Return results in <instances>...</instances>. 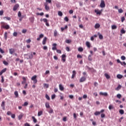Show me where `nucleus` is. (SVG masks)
Segmentation results:
<instances>
[{
  "label": "nucleus",
  "instance_id": "3c124183",
  "mask_svg": "<svg viewBox=\"0 0 126 126\" xmlns=\"http://www.w3.org/2000/svg\"><path fill=\"white\" fill-rule=\"evenodd\" d=\"M3 63L5 65H7V64H8V63L5 61H3Z\"/></svg>",
  "mask_w": 126,
  "mask_h": 126
},
{
  "label": "nucleus",
  "instance_id": "052dcab7",
  "mask_svg": "<svg viewBox=\"0 0 126 126\" xmlns=\"http://www.w3.org/2000/svg\"><path fill=\"white\" fill-rule=\"evenodd\" d=\"M0 15L1 16V15H3V11L2 10L0 11Z\"/></svg>",
  "mask_w": 126,
  "mask_h": 126
},
{
  "label": "nucleus",
  "instance_id": "6e6552de",
  "mask_svg": "<svg viewBox=\"0 0 126 126\" xmlns=\"http://www.w3.org/2000/svg\"><path fill=\"white\" fill-rule=\"evenodd\" d=\"M15 52V50L13 48L9 49V53L10 55H13Z\"/></svg>",
  "mask_w": 126,
  "mask_h": 126
},
{
  "label": "nucleus",
  "instance_id": "7ed1b4c3",
  "mask_svg": "<svg viewBox=\"0 0 126 126\" xmlns=\"http://www.w3.org/2000/svg\"><path fill=\"white\" fill-rule=\"evenodd\" d=\"M40 21H43V22L45 23V25H46L47 27H49L50 26V24H49V22H48V19L46 18L41 19Z\"/></svg>",
  "mask_w": 126,
  "mask_h": 126
},
{
  "label": "nucleus",
  "instance_id": "c85d7f7f",
  "mask_svg": "<svg viewBox=\"0 0 126 126\" xmlns=\"http://www.w3.org/2000/svg\"><path fill=\"white\" fill-rule=\"evenodd\" d=\"M43 115V111H40L38 112L37 116L38 117H40V116H42Z\"/></svg>",
  "mask_w": 126,
  "mask_h": 126
},
{
  "label": "nucleus",
  "instance_id": "1a4fd4ad",
  "mask_svg": "<svg viewBox=\"0 0 126 126\" xmlns=\"http://www.w3.org/2000/svg\"><path fill=\"white\" fill-rule=\"evenodd\" d=\"M75 75H76V72L75 71V70H73L71 78L73 79V78H74V77H75Z\"/></svg>",
  "mask_w": 126,
  "mask_h": 126
},
{
  "label": "nucleus",
  "instance_id": "39448f33",
  "mask_svg": "<svg viewBox=\"0 0 126 126\" xmlns=\"http://www.w3.org/2000/svg\"><path fill=\"white\" fill-rule=\"evenodd\" d=\"M105 1H104V0H101V2L99 5L100 7L103 8V7H105Z\"/></svg>",
  "mask_w": 126,
  "mask_h": 126
},
{
  "label": "nucleus",
  "instance_id": "c03bdc74",
  "mask_svg": "<svg viewBox=\"0 0 126 126\" xmlns=\"http://www.w3.org/2000/svg\"><path fill=\"white\" fill-rule=\"evenodd\" d=\"M58 15L59 16H63V12L62 11H59L58 12Z\"/></svg>",
  "mask_w": 126,
  "mask_h": 126
},
{
  "label": "nucleus",
  "instance_id": "ea45409f",
  "mask_svg": "<svg viewBox=\"0 0 126 126\" xmlns=\"http://www.w3.org/2000/svg\"><path fill=\"white\" fill-rule=\"evenodd\" d=\"M109 110H112V109H114V106L112 105H110L108 107Z\"/></svg>",
  "mask_w": 126,
  "mask_h": 126
},
{
  "label": "nucleus",
  "instance_id": "5701e85b",
  "mask_svg": "<svg viewBox=\"0 0 126 126\" xmlns=\"http://www.w3.org/2000/svg\"><path fill=\"white\" fill-rule=\"evenodd\" d=\"M54 37H57V36H58V32L57 31V30H55L54 31Z\"/></svg>",
  "mask_w": 126,
  "mask_h": 126
},
{
  "label": "nucleus",
  "instance_id": "4468645a",
  "mask_svg": "<svg viewBox=\"0 0 126 126\" xmlns=\"http://www.w3.org/2000/svg\"><path fill=\"white\" fill-rule=\"evenodd\" d=\"M46 42H47V37H45L42 41V44L46 45Z\"/></svg>",
  "mask_w": 126,
  "mask_h": 126
},
{
  "label": "nucleus",
  "instance_id": "412c9836",
  "mask_svg": "<svg viewBox=\"0 0 126 126\" xmlns=\"http://www.w3.org/2000/svg\"><path fill=\"white\" fill-rule=\"evenodd\" d=\"M111 29H112V30H115L117 29V25H113L111 26Z\"/></svg>",
  "mask_w": 126,
  "mask_h": 126
},
{
  "label": "nucleus",
  "instance_id": "603ef678",
  "mask_svg": "<svg viewBox=\"0 0 126 126\" xmlns=\"http://www.w3.org/2000/svg\"><path fill=\"white\" fill-rule=\"evenodd\" d=\"M55 98H56V94H53L51 96V99H52V100H54V99H55Z\"/></svg>",
  "mask_w": 126,
  "mask_h": 126
},
{
  "label": "nucleus",
  "instance_id": "393cba45",
  "mask_svg": "<svg viewBox=\"0 0 126 126\" xmlns=\"http://www.w3.org/2000/svg\"><path fill=\"white\" fill-rule=\"evenodd\" d=\"M32 120H33V123H34V124H36V123H37V119H36V118H35V117L32 116Z\"/></svg>",
  "mask_w": 126,
  "mask_h": 126
},
{
  "label": "nucleus",
  "instance_id": "f03ea898",
  "mask_svg": "<svg viewBox=\"0 0 126 126\" xmlns=\"http://www.w3.org/2000/svg\"><path fill=\"white\" fill-rule=\"evenodd\" d=\"M33 55L35 56L36 53L35 52H31L30 53L26 54V56L29 57V58H27V60H32V59H33Z\"/></svg>",
  "mask_w": 126,
  "mask_h": 126
},
{
  "label": "nucleus",
  "instance_id": "4d7b16f0",
  "mask_svg": "<svg viewBox=\"0 0 126 126\" xmlns=\"http://www.w3.org/2000/svg\"><path fill=\"white\" fill-rule=\"evenodd\" d=\"M121 59L122 61H125V60H126V57L125 56H121Z\"/></svg>",
  "mask_w": 126,
  "mask_h": 126
},
{
  "label": "nucleus",
  "instance_id": "6ab92c4d",
  "mask_svg": "<svg viewBox=\"0 0 126 126\" xmlns=\"http://www.w3.org/2000/svg\"><path fill=\"white\" fill-rule=\"evenodd\" d=\"M23 116H24V114H23V113H21L20 114V115H19L18 116V119L21 120V119H22V118H23Z\"/></svg>",
  "mask_w": 126,
  "mask_h": 126
},
{
  "label": "nucleus",
  "instance_id": "864d4df0",
  "mask_svg": "<svg viewBox=\"0 0 126 126\" xmlns=\"http://www.w3.org/2000/svg\"><path fill=\"white\" fill-rule=\"evenodd\" d=\"M117 62L118 63H121V65H123V62H121L119 59H118Z\"/></svg>",
  "mask_w": 126,
  "mask_h": 126
},
{
  "label": "nucleus",
  "instance_id": "de8ad7c7",
  "mask_svg": "<svg viewBox=\"0 0 126 126\" xmlns=\"http://www.w3.org/2000/svg\"><path fill=\"white\" fill-rule=\"evenodd\" d=\"M1 83H3V82H4V79L3 78V76H1Z\"/></svg>",
  "mask_w": 126,
  "mask_h": 126
},
{
  "label": "nucleus",
  "instance_id": "aec40b11",
  "mask_svg": "<svg viewBox=\"0 0 126 126\" xmlns=\"http://www.w3.org/2000/svg\"><path fill=\"white\" fill-rule=\"evenodd\" d=\"M104 76H105L106 79H110V75H109V74H108V73H105L104 74Z\"/></svg>",
  "mask_w": 126,
  "mask_h": 126
},
{
  "label": "nucleus",
  "instance_id": "20e7f679",
  "mask_svg": "<svg viewBox=\"0 0 126 126\" xmlns=\"http://www.w3.org/2000/svg\"><path fill=\"white\" fill-rule=\"evenodd\" d=\"M37 76L36 75H34L33 76H32L31 78L32 80V81H33V83L34 84H36V83H37Z\"/></svg>",
  "mask_w": 126,
  "mask_h": 126
},
{
  "label": "nucleus",
  "instance_id": "a19ab883",
  "mask_svg": "<svg viewBox=\"0 0 126 126\" xmlns=\"http://www.w3.org/2000/svg\"><path fill=\"white\" fill-rule=\"evenodd\" d=\"M27 32V30L26 29H23L22 31V33H23V34H25V33H26Z\"/></svg>",
  "mask_w": 126,
  "mask_h": 126
},
{
  "label": "nucleus",
  "instance_id": "8fccbe9b",
  "mask_svg": "<svg viewBox=\"0 0 126 126\" xmlns=\"http://www.w3.org/2000/svg\"><path fill=\"white\" fill-rule=\"evenodd\" d=\"M117 97L118 98V99H121V98H122V94H118L117 95Z\"/></svg>",
  "mask_w": 126,
  "mask_h": 126
},
{
  "label": "nucleus",
  "instance_id": "b1692460",
  "mask_svg": "<svg viewBox=\"0 0 126 126\" xmlns=\"http://www.w3.org/2000/svg\"><path fill=\"white\" fill-rule=\"evenodd\" d=\"M65 55L63 54L62 55V61L63 62V63H64V62H65Z\"/></svg>",
  "mask_w": 126,
  "mask_h": 126
},
{
  "label": "nucleus",
  "instance_id": "e433bc0d",
  "mask_svg": "<svg viewBox=\"0 0 126 126\" xmlns=\"http://www.w3.org/2000/svg\"><path fill=\"white\" fill-rule=\"evenodd\" d=\"M100 112L99 111H96L94 113V116H99L100 115Z\"/></svg>",
  "mask_w": 126,
  "mask_h": 126
},
{
  "label": "nucleus",
  "instance_id": "2f4dec72",
  "mask_svg": "<svg viewBox=\"0 0 126 126\" xmlns=\"http://www.w3.org/2000/svg\"><path fill=\"white\" fill-rule=\"evenodd\" d=\"M14 95H15L16 98H18V97H19V95H18V92L15 91V92H14Z\"/></svg>",
  "mask_w": 126,
  "mask_h": 126
},
{
  "label": "nucleus",
  "instance_id": "9b49d317",
  "mask_svg": "<svg viewBox=\"0 0 126 126\" xmlns=\"http://www.w3.org/2000/svg\"><path fill=\"white\" fill-rule=\"evenodd\" d=\"M99 95L101 96H108V93H103V92H100L99 93Z\"/></svg>",
  "mask_w": 126,
  "mask_h": 126
},
{
  "label": "nucleus",
  "instance_id": "423d86ee",
  "mask_svg": "<svg viewBox=\"0 0 126 126\" xmlns=\"http://www.w3.org/2000/svg\"><path fill=\"white\" fill-rule=\"evenodd\" d=\"M103 10H99V9H95L94 12L97 14V15H101V13H102V11Z\"/></svg>",
  "mask_w": 126,
  "mask_h": 126
},
{
  "label": "nucleus",
  "instance_id": "f8f14e48",
  "mask_svg": "<svg viewBox=\"0 0 126 126\" xmlns=\"http://www.w3.org/2000/svg\"><path fill=\"white\" fill-rule=\"evenodd\" d=\"M5 102L3 101L2 102V103L1 104V107L2 108V110H5Z\"/></svg>",
  "mask_w": 126,
  "mask_h": 126
},
{
  "label": "nucleus",
  "instance_id": "c756f323",
  "mask_svg": "<svg viewBox=\"0 0 126 126\" xmlns=\"http://www.w3.org/2000/svg\"><path fill=\"white\" fill-rule=\"evenodd\" d=\"M98 38H99V39H100V40H102V39H103V35H102V34H100V33L99 32H98Z\"/></svg>",
  "mask_w": 126,
  "mask_h": 126
},
{
  "label": "nucleus",
  "instance_id": "bb28decb",
  "mask_svg": "<svg viewBox=\"0 0 126 126\" xmlns=\"http://www.w3.org/2000/svg\"><path fill=\"white\" fill-rule=\"evenodd\" d=\"M45 107L47 109H49V108H50V103H49V102H46Z\"/></svg>",
  "mask_w": 126,
  "mask_h": 126
},
{
  "label": "nucleus",
  "instance_id": "e2e57ef3",
  "mask_svg": "<svg viewBox=\"0 0 126 126\" xmlns=\"http://www.w3.org/2000/svg\"><path fill=\"white\" fill-rule=\"evenodd\" d=\"M44 87H46V88H49V84H44Z\"/></svg>",
  "mask_w": 126,
  "mask_h": 126
},
{
  "label": "nucleus",
  "instance_id": "f704fd0d",
  "mask_svg": "<svg viewBox=\"0 0 126 126\" xmlns=\"http://www.w3.org/2000/svg\"><path fill=\"white\" fill-rule=\"evenodd\" d=\"M61 31L63 32V31H64V29H67V26L66 25L65 26L64 28H61Z\"/></svg>",
  "mask_w": 126,
  "mask_h": 126
},
{
  "label": "nucleus",
  "instance_id": "a18cd8bd",
  "mask_svg": "<svg viewBox=\"0 0 126 126\" xmlns=\"http://www.w3.org/2000/svg\"><path fill=\"white\" fill-rule=\"evenodd\" d=\"M118 12L119 13H123L124 12V10H123L122 9H118Z\"/></svg>",
  "mask_w": 126,
  "mask_h": 126
},
{
  "label": "nucleus",
  "instance_id": "69168bd1",
  "mask_svg": "<svg viewBox=\"0 0 126 126\" xmlns=\"http://www.w3.org/2000/svg\"><path fill=\"white\" fill-rule=\"evenodd\" d=\"M101 118H105V114L104 113H102L100 115Z\"/></svg>",
  "mask_w": 126,
  "mask_h": 126
},
{
  "label": "nucleus",
  "instance_id": "13d9d810",
  "mask_svg": "<svg viewBox=\"0 0 126 126\" xmlns=\"http://www.w3.org/2000/svg\"><path fill=\"white\" fill-rule=\"evenodd\" d=\"M45 97H46L47 99L50 100V96H49V95H48L47 94H45Z\"/></svg>",
  "mask_w": 126,
  "mask_h": 126
},
{
  "label": "nucleus",
  "instance_id": "37998d69",
  "mask_svg": "<svg viewBox=\"0 0 126 126\" xmlns=\"http://www.w3.org/2000/svg\"><path fill=\"white\" fill-rule=\"evenodd\" d=\"M7 19V20H10L11 19V18H10L9 17H4L3 19Z\"/></svg>",
  "mask_w": 126,
  "mask_h": 126
},
{
  "label": "nucleus",
  "instance_id": "473e14b6",
  "mask_svg": "<svg viewBox=\"0 0 126 126\" xmlns=\"http://www.w3.org/2000/svg\"><path fill=\"white\" fill-rule=\"evenodd\" d=\"M92 55H90L88 56V61H90V62H91V61H92L93 59H92Z\"/></svg>",
  "mask_w": 126,
  "mask_h": 126
},
{
  "label": "nucleus",
  "instance_id": "dca6fc26",
  "mask_svg": "<svg viewBox=\"0 0 126 126\" xmlns=\"http://www.w3.org/2000/svg\"><path fill=\"white\" fill-rule=\"evenodd\" d=\"M44 6L45 7L46 10H49V9H50V7L48 6V3H44Z\"/></svg>",
  "mask_w": 126,
  "mask_h": 126
},
{
  "label": "nucleus",
  "instance_id": "0e129e2a",
  "mask_svg": "<svg viewBox=\"0 0 126 126\" xmlns=\"http://www.w3.org/2000/svg\"><path fill=\"white\" fill-rule=\"evenodd\" d=\"M126 20V19L125 18V17H122L121 18V21L122 22H124V21Z\"/></svg>",
  "mask_w": 126,
  "mask_h": 126
},
{
  "label": "nucleus",
  "instance_id": "58836bf2",
  "mask_svg": "<svg viewBox=\"0 0 126 126\" xmlns=\"http://www.w3.org/2000/svg\"><path fill=\"white\" fill-rule=\"evenodd\" d=\"M48 113H49V114H53V113H54V110H53V109L50 108Z\"/></svg>",
  "mask_w": 126,
  "mask_h": 126
},
{
  "label": "nucleus",
  "instance_id": "2eb2a0df",
  "mask_svg": "<svg viewBox=\"0 0 126 126\" xmlns=\"http://www.w3.org/2000/svg\"><path fill=\"white\" fill-rule=\"evenodd\" d=\"M86 45L87 47L89 48H90V47H91V44H90V42H89V41H87L86 42Z\"/></svg>",
  "mask_w": 126,
  "mask_h": 126
},
{
  "label": "nucleus",
  "instance_id": "774afa93",
  "mask_svg": "<svg viewBox=\"0 0 126 126\" xmlns=\"http://www.w3.org/2000/svg\"><path fill=\"white\" fill-rule=\"evenodd\" d=\"M63 122H66V117H63Z\"/></svg>",
  "mask_w": 126,
  "mask_h": 126
},
{
  "label": "nucleus",
  "instance_id": "49530a36",
  "mask_svg": "<svg viewBox=\"0 0 126 126\" xmlns=\"http://www.w3.org/2000/svg\"><path fill=\"white\" fill-rule=\"evenodd\" d=\"M71 42V41L69 39H66L65 40V43H66L67 44H69V43H70Z\"/></svg>",
  "mask_w": 126,
  "mask_h": 126
},
{
  "label": "nucleus",
  "instance_id": "6e6d98bb",
  "mask_svg": "<svg viewBox=\"0 0 126 126\" xmlns=\"http://www.w3.org/2000/svg\"><path fill=\"white\" fill-rule=\"evenodd\" d=\"M64 20L66 22H68V18L67 17H65L64 18Z\"/></svg>",
  "mask_w": 126,
  "mask_h": 126
},
{
  "label": "nucleus",
  "instance_id": "4c0bfd02",
  "mask_svg": "<svg viewBox=\"0 0 126 126\" xmlns=\"http://www.w3.org/2000/svg\"><path fill=\"white\" fill-rule=\"evenodd\" d=\"M79 52H83V48L82 47H79L78 49Z\"/></svg>",
  "mask_w": 126,
  "mask_h": 126
},
{
  "label": "nucleus",
  "instance_id": "79ce46f5",
  "mask_svg": "<svg viewBox=\"0 0 126 126\" xmlns=\"http://www.w3.org/2000/svg\"><path fill=\"white\" fill-rule=\"evenodd\" d=\"M17 35H18V33L17 32H14L13 33V36L14 37H17Z\"/></svg>",
  "mask_w": 126,
  "mask_h": 126
},
{
  "label": "nucleus",
  "instance_id": "cd10ccee",
  "mask_svg": "<svg viewBox=\"0 0 126 126\" xmlns=\"http://www.w3.org/2000/svg\"><path fill=\"white\" fill-rule=\"evenodd\" d=\"M100 28V24H96L94 26V28L95 29H98V28Z\"/></svg>",
  "mask_w": 126,
  "mask_h": 126
},
{
  "label": "nucleus",
  "instance_id": "a211bd4d",
  "mask_svg": "<svg viewBox=\"0 0 126 126\" xmlns=\"http://www.w3.org/2000/svg\"><path fill=\"white\" fill-rule=\"evenodd\" d=\"M59 89L61 90V91H63V85L60 84L59 85Z\"/></svg>",
  "mask_w": 126,
  "mask_h": 126
},
{
  "label": "nucleus",
  "instance_id": "680f3d73",
  "mask_svg": "<svg viewBox=\"0 0 126 126\" xmlns=\"http://www.w3.org/2000/svg\"><path fill=\"white\" fill-rule=\"evenodd\" d=\"M3 73H4V72H5V71H6V68H5L4 69H3L2 70H1V71Z\"/></svg>",
  "mask_w": 126,
  "mask_h": 126
},
{
  "label": "nucleus",
  "instance_id": "bf43d9fd",
  "mask_svg": "<svg viewBox=\"0 0 126 126\" xmlns=\"http://www.w3.org/2000/svg\"><path fill=\"white\" fill-rule=\"evenodd\" d=\"M26 42L28 44H29L30 43H31V39H29L28 40H26Z\"/></svg>",
  "mask_w": 126,
  "mask_h": 126
},
{
  "label": "nucleus",
  "instance_id": "f257e3e1",
  "mask_svg": "<svg viewBox=\"0 0 126 126\" xmlns=\"http://www.w3.org/2000/svg\"><path fill=\"white\" fill-rule=\"evenodd\" d=\"M1 28L3 29H6V30H8V29L10 28V27L6 23L1 22Z\"/></svg>",
  "mask_w": 126,
  "mask_h": 126
},
{
  "label": "nucleus",
  "instance_id": "9d476101",
  "mask_svg": "<svg viewBox=\"0 0 126 126\" xmlns=\"http://www.w3.org/2000/svg\"><path fill=\"white\" fill-rule=\"evenodd\" d=\"M86 80V77H82L80 79V82H84Z\"/></svg>",
  "mask_w": 126,
  "mask_h": 126
},
{
  "label": "nucleus",
  "instance_id": "c9c22d12",
  "mask_svg": "<svg viewBox=\"0 0 126 126\" xmlns=\"http://www.w3.org/2000/svg\"><path fill=\"white\" fill-rule=\"evenodd\" d=\"M119 113H120V114H121V115H124V113H125V111H124V110L121 109V110L119 111Z\"/></svg>",
  "mask_w": 126,
  "mask_h": 126
},
{
  "label": "nucleus",
  "instance_id": "338daca9",
  "mask_svg": "<svg viewBox=\"0 0 126 126\" xmlns=\"http://www.w3.org/2000/svg\"><path fill=\"white\" fill-rule=\"evenodd\" d=\"M44 37V34H40V35H39V38H40V39H41V38H43Z\"/></svg>",
  "mask_w": 126,
  "mask_h": 126
},
{
  "label": "nucleus",
  "instance_id": "a878e982",
  "mask_svg": "<svg viewBox=\"0 0 126 126\" xmlns=\"http://www.w3.org/2000/svg\"><path fill=\"white\" fill-rule=\"evenodd\" d=\"M4 38L5 40H7V32H5L4 34Z\"/></svg>",
  "mask_w": 126,
  "mask_h": 126
},
{
  "label": "nucleus",
  "instance_id": "5fc2aeb1",
  "mask_svg": "<svg viewBox=\"0 0 126 126\" xmlns=\"http://www.w3.org/2000/svg\"><path fill=\"white\" fill-rule=\"evenodd\" d=\"M28 105V102L27 101L25 102L24 104H23V106L25 107Z\"/></svg>",
  "mask_w": 126,
  "mask_h": 126
},
{
  "label": "nucleus",
  "instance_id": "7c9ffc66",
  "mask_svg": "<svg viewBox=\"0 0 126 126\" xmlns=\"http://www.w3.org/2000/svg\"><path fill=\"white\" fill-rule=\"evenodd\" d=\"M117 78H118L119 79H122V78L123 77V75L118 74V75H117Z\"/></svg>",
  "mask_w": 126,
  "mask_h": 126
},
{
  "label": "nucleus",
  "instance_id": "72a5a7b5",
  "mask_svg": "<svg viewBox=\"0 0 126 126\" xmlns=\"http://www.w3.org/2000/svg\"><path fill=\"white\" fill-rule=\"evenodd\" d=\"M121 88H122V86H121V85H119L117 88H116V90H117V91H119Z\"/></svg>",
  "mask_w": 126,
  "mask_h": 126
},
{
  "label": "nucleus",
  "instance_id": "0eeeda50",
  "mask_svg": "<svg viewBox=\"0 0 126 126\" xmlns=\"http://www.w3.org/2000/svg\"><path fill=\"white\" fill-rule=\"evenodd\" d=\"M18 7H19V4H16L13 7V11H16V10H17V9H18Z\"/></svg>",
  "mask_w": 126,
  "mask_h": 126
},
{
  "label": "nucleus",
  "instance_id": "ddd939ff",
  "mask_svg": "<svg viewBox=\"0 0 126 126\" xmlns=\"http://www.w3.org/2000/svg\"><path fill=\"white\" fill-rule=\"evenodd\" d=\"M52 50L53 51L57 50V44L54 43L53 45Z\"/></svg>",
  "mask_w": 126,
  "mask_h": 126
},
{
  "label": "nucleus",
  "instance_id": "09e8293b",
  "mask_svg": "<svg viewBox=\"0 0 126 126\" xmlns=\"http://www.w3.org/2000/svg\"><path fill=\"white\" fill-rule=\"evenodd\" d=\"M121 34H125L126 33V31H125L124 29H122L121 30Z\"/></svg>",
  "mask_w": 126,
  "mask_h": 126
},
{
  "label": "nucleus",
  "instance_id": "4be33fe9",
  "mask_svg": "<svg viewBox=\"0 0 126 126\" xmlns=\"http://www.w3.org/2000/svg\"><path fill=\"white\" fill-rule=\"evenodd\" d=\"M23 81L22 82V84H25V83H26V78H25V77H23L22 78Z\"/></svg>",
  "mask_w": 126,
  "mask_h": 126
},
{
  "label": "nucleus",
  "instance_id": "f3484780",
  "mask_svg": "<svg viewBox=\"0 0 126 126\" xmlns=\"http://www.w3.org/2000/svg\"><path fill=\"white\" fill-rule=\"evenodd\" d=\"M30 21L32 23H33L34 22V20L35 19V18L34 17H31L29 18Z\"/></svg>",
  "mask_w": 126,
  "mask_h": 126
}]
</instances>
